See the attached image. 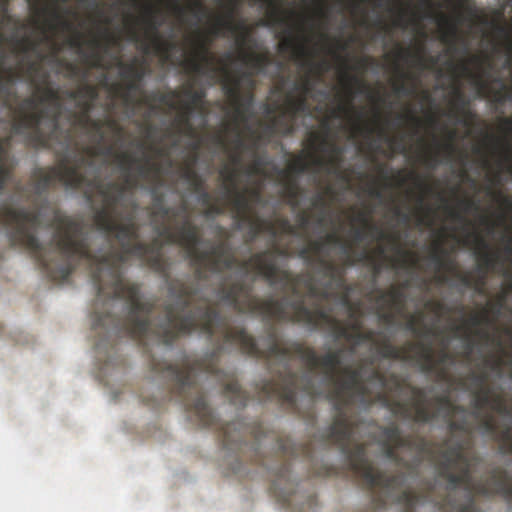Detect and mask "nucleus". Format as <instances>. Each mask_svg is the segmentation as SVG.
Masks as SVG:
<instances>
[{
    "label": "nucleus",
    "mask_w": 512,
    "mask_h": 512,
    "mask_svg": "<svg viewBox=\"0 0 512 512\" xmlns=\"http://www.w3.org/2000/svg\"><path fill=\"white\" fill-rule=\"evenodd\" d=\"M455 278L458 279L463 286L469 287L470 289H475V291L480 295L485 293V275L475 278L470 272H463L458 270L456 271Z\"/></svg>",
    "instance_id": "a19ab883"
},
{
    "label": "nucleus",
    "mask_w": 512,
    "mask_h": 512,
    "mask_svg": "<svg viewBox=\"0 0 512 512\" xmlns=\"http://www.w3.org/2000/svg\"><path fill=\"white\" fill-rule=\"evenodd\" d=\"M269 9L270 15L276 22H285V18L281 17L283 10H281V0H265Z\"/></svg>",
    "instance_id": "0e129e2a"
},
{
    "label": "nucleus",
    "mask_w": 512,
    "mask_h": 512,
    "mask_svg": "<svg viewBox=\"0 0 512 512\" xmlns=\"http://www.w3.org/2000/svg\"><path fill=\"white\" fill-rule=\"evenodd\" d=\"M266 130L270 133H280V135L284 136L293 135L295 123L290 117L287 107L282 108L278 115L271 118Z\"/></svg>",
    "instance_id": "7c9ffc66"
},
{
    "label": "nucleus",
    "mask_w": 512,
    "mask_h": 512,
    "mask_svg": "<svg viewBox=\"0 0 512 512\" xmlns=\"http://www.w3.org/2000/svg\"><path fill=\"white\" fill-rule=\"evenodd\" d=\"M409 346L416 349L415 365L419 370L427 375H434L438 382L449 381V370L446 364H453L455 356L445 346L439 350L437 357H435L432 345L429 343L418 341L410 343Z\"/></svg>",
    "instance_id": "2eb2a0df"
},
{
    "label": "nucleus",
    "mask_w": 512,
    "mask_h": 512,
    "mask_svg": "<svg viewBox=\"0 0 512 512\" xmlns=\"http://www.w3.org/2000/svg\"><path fill=\"white\" fill-rule=\"evenodd\" d=\"M378 135L385 139L388 143L392 153L400 152L405 153L406 146L403 137L389 136L383 127L378 128Z\"/></svg>",
    "instance_id": "09e8293b"
},
{
    "label": "nucleus",
    "mask_w": 512,
    "mask_h": 512,
    "mask_svg": "<svg viewBox=\"0 0 512 512\" xmlns=\"http://www.w3.org/2000/svg\"><path fill=\"white\" fill-rule=\"evenodd\" d=\"M190 12L195 17L200 18V16H206L208 13V9L201 0H190Z\"/></svg>",
    "instance_id": "338daca9"
},
{
    "label": "nucleus",
    "mask_w": 512,
    "mask_h": 512,
    "mask_svg": "<svg viewBox=\"0 0 512 512\" xmlns=\"http://www.w3.org/2000/svg\"><path fill=\"white\" fill-rule=\"evenodd\" d=\"M36 92L38 96H28L20 102L15 135L23 136L27 146L50 145V139H58L65 148L72 142V129L59 125L62 97L58 88L53 87L49 72L48 81L39 83Z\"/></svg>",
    "instance_id": "423d86ee"
},
{
    "label": "nucleus",
    "mask_w": 512,
    "mask_h": 512,
    "mask_svg": "<svg viewBox=\"0 0 512 512\" xmlns=\"http://www.w3.org/2000/svg\"><path fill=\"white\" fill-rule=\"evenodd\" d=\"M116 159L123 171L122 181L100 186L106 205L97 214L108 249L93 252L82 222L50 208L47 201L40 208H19V247L28 250L51 281H65L78 262L87 263L97 290L92 328L101 337L98 345L126 335L149 352L152 344L170 345L179 336L194 331L209 338L217 336L213 352L205 358L185 357L180 364H173L150 356V369L165 378L170 398L183 404L196 424L217 430L224 449L240 453L248 438L261 446L264 438L269 437L263 423L238 419L220 424L200 385L202 375L217 378L229 402L245 406L250 398L248 392L242 390L233 375L224 374L218 358L227 351V344L235 342L253 355L260 351L246 329L229 325L208 298L195 304L197 283L171 280L161 237L187 251L196 265V281H205L208 272L234 268L236 256L224 241L213 244L209 250L199 249L201 232L190 216L174 230L169 225L157 227L158 236L149 243L139 241L138 203L131 201L128 210L125 195L139 188L141 179L158 181L161 167L149 156L137 158L127 151L116 154Z\"/></svg>",
    "instance_id": "f257e3e1"
},
{
    "label": "nucleus",
    "mask_w": 512,
    "mask_h": 512,
    "mask_svg": "<svg viewBox=\"0 0 512 512\" xmlns=\"http://www.w3.org/2000/svg\"><path fill=\"white\" fill-rule=\"evenodd\" d=\"M509 291H512V281L508 285V290L503 291L500 295H498L495 303L489 304V309H487L488 313L493 312L496 316L501 315V312L506 304Z\"/></svg>",
    "instance_id": "6e6d98bb"
},
{
    "label": "nucleus",
    "mask_w": 512,
    "mask_h": 512,
    "mask_svg": "<svg viewBox=\"0 0 512 512\" xmlns=\"http://www.w3.org/2000/svg\"><path fill=\"white\" fill-rule=\"evenodd\" d=\"M299 256L304 258L307 264L318 265L321 274L327 280L324 286H318V288L327 289L330 295L326 298L313 297L316 301L313 309H315L316 304L321 305V302L328 301V299L336 296L338 290L346 291L342 296V303L349 305L348 294L351 289L345 280V260H343L342 264L331 260L325 252V242L323 238L308 242L307 246L299 251Z\"/></svg>",
    "instance_id": "1a4fd4ad"
},
{
    "label": "nucleus",
    "mask_w": 512,
    "mask_h": 512,
    "mask_svg": "<svg viewBox=\"0 0 512 512\" xmlns=\"http://www.w3.org/2000/svg\"><path fill=\"white\" fill-rule=\"evenodd\" d=\"M197 161V155H194L192 159L185 165V167L181 171V177L184 179V181L188 182L189 184L196 179L197 171L194 168V165Z\"/></svg>",
    "instance_id": "680f3d73"
},
{
    "label": "nucleus",
    "mask_w": 512,
    "mask_h": 512,
    "mask_svg": "<svg viewBox=\"0 0 512 512\" xmlns=\"http://www.w3.org/2000/svg\"><path fill=\"white\" fill-rule=\"evenodd\" d=\"M126 81L125 88L122 91V98L124 102L131 103L133 102L132 93L135 91H139L141 83L132 80V78H124Z\"/></svg>",
    "instance_id": "bf43d9fd"
},
{
    "label": "nucleus",
    "mask_w": 512,
    "mask_h": 512,
    "mask_svg": "<svg viewBox=\"0 0 512 512\" xmlns=\"http://www.w3.org/2000/svg\"><path fill=\"white\" fill-rule=\"evenodd\" d=\"M178 97L179 93L176 90H171L169 92H165L164 94H161V92H151L150 95H145L143 97V103L149 104L153 108L152 103L159 102L161 104L168 105V107L171 109H176L177 104L174 100Z\"/></svg>",
    "instance_id": "ea45409f"
},
{
    "label": "nucleus",
    "mask_w": 512,
    "mask_h": 512,
    "mask_svg": "<svg viewBox=\"0 0 512 512\" xmlns=\"http://www.w3.org/2000/svg\"><path fill=\"white\" fill-rule=\"evenodd\" d=\"M152 196V204L148 210L150 211V216L157 222L160 219L161 223L155 224V230L158 235L157 226L165 225L164 222L167 218H170L171 212L173 208L166 207L164 196L161 192H158L156 189L151 191Z\"/></svg>",
    "instance_id": "2f4dec72"
},
{
    "label": "nucleus",
    "mask_w": 512,
    "mask_h": 512,
    "mask_svg": "<svg viewBox=\"0 0 512 512\" xmlns=\"http://www.w3.org/2000/svg\"><path fill=\"white\" fill-rule=\"evenodd\" d=\"M325 242V248L327 245H341L342 252L345 255L344 259L347 257L348 253H353L351 247L348 244L344 243L342 237H340L337 232H329L322 237Z\"/></svg>",
    "instance_id": "864d4df0"
},
{
    "label": "nucleus",
    "mask_w": 512,
    "mask_h": 512,
    "mask_svg": "<svg viewBox=\"0 0 512 512\" xmlns=\"http://www.w3.org/2000/svg\"><path fill=\"white\" fill-rule=\"evenodd\" d=\"M18 45L19 51L27 53L30 51H37L39 43L32 41L30 37H22L19 39Z\"/></svg>",
    "instance_id": "69168bd1"
},
{
    "label": "nucleus",
    "mask_w": 512,
    "mask_h": 512,
    "mask_svg": "<svg viewBox=\"0 0 512 512\" xmlns=\"http://www.w3.org/2000/svg\"><path fill=\"white\" fill-rule=\"evenodd\" d=\"M157 9L148 6L145 8V23L152 35L151 42L157 55H160L163 61H168L171 57L172 50L177 48V43L161 40L158 29L161 22L157 21Z\"/></svg>",
    "instance_id": "393cba45"
},
{
    "label": "nucleus",
    "mask_w": 512,
    "mask_h": 512,
    "mask_svg": "<svg viewBox=\"0 0 512 512\" xmlns=\"http://www.w3.org/2000/svg\"><path fill=\"white\" fill-rule=\"evenodd\" d=\"M9 143L10 137L2 138V140H0V190H3L10 173L14 168V163L10 161L7 151Z\"/></svg>",
    "instance_id": "e433bc0d"
},
{
    "label": "nucleus",
    "mask_w": 512,
    "mask_h": 512,
    "mask_svg": "<svg viewBox=\"0 0 512 512\" xmlns=\"http://www.w3.org/2000/svg\"><path fill=\"white\" fill-rule=\"evenodd\" d=\"M284 187V194L287 197L288 203L292 206L298 204V199L301 193V189L296 178L280 177Z\"/></svg>",
    "instance_id": "c03bdc74"
},
{
    "label": "nucleus",
    "mask_w": 512,
    "mask_h": 512,
    "mask_svg": "<svg viewBox=\"0 0 512 512\" xmlns=\"http://www.w3.org/2000/svg\"><path fill=\"white\" fill-rule=\"evenodd\" d=\"M266 164V158L254 152L252 161L246 166V168H244L243 172L247 176H264Z\"/></svg>",
    "instance_id": "49530a36"
},
{
    "label": "nucleus",
    "mask_w": 512,
    "mask_h": 512,
    "mask_svg": "<svg viewBox=\"0 0 512 512\" xmlns=\"http://www.w3.org/2000/svg\"><path fill=\"white\" fill-rule=\"evenodd\" d=\"M410 343L407 342L403 346H396L392 344L389 338L384 337L381 341L376 338L375 347L382 358L415 364L416 349L410 348Z\"/></svg>",
    "instance_id": "a878e982"
},
{
    "label": "nucleus",
    "mask_w": 512,
    "mask_h": 512,
    "mask_svg": "<svg viewBox=\"0 0 512 512\" xmlns=\"http://www.w3.org/2000/svg\"><path fill=\"white\" fill-rule=\"evenodd\" d=\"M227 95L229 104L234 110V123H247L252 115L254 94L253 91H246L244 94L239 90V83L229 85L223 90Z\"/></svg>",
    "instance_id": "4be33fe9"
},
{
    "label": "nucleus",
    "mask_w": 512,
    "mask_h": 512,
    "mask_svg": "<svg viewBox=\"0 0 512 512\" xmlns=\"http://www.w3.org/2000/svg\"><path fill=\"white\" fill-rule=\"evenodd\" d=\"M334 55L339 58L343 64L344 71L342 72V83L347 91H349L350 95L353 96V87L356 85L358 87V92L364 93L366 91H369L368 86L365 84L364 81L360 79V77L350 75L349 70L352 68L349 67L348 61L346 58H342L336 52H334Z\"/></svg>",
    "instance_id": "c9c22d12"
},
{
    "label": "nucleus",
    "mask_w": 512,
    "mask_h": 512,
    "mask_svg": "<svg viewBox=\"0 0 512 512\" xmlns=\"http://www.w3.org/2000/svg\"><path fill=\"white\" fill-rule=\"evenodd\" d=\"M223 178L224 196L232 205L234 210V218L239 223L249 219L253 215V207L249 197L247 196V189L239 190L237 182V172L228 168H222L219 172Z\"/></svg>",
    "instance_id": "dca6fc26"
},
{
    "label": "nucleus",
    "mask_w": 512,
    "mask_h": 512,
    "mask_svg": "<svg viewBox=\"0 0 512 512\" xmlns=\"http://www.w3.org/2000/svg\"><path fill=\"white\" fill-rule=\"evenodd\" d=\"M408 285H392L388 290H377L375 302L378 305L379 318L386 323L395 322L397 313L405 309L406 296L404 289Z\"/></svg>",
    "instance_id": "a211bd4d"
},
{
    "label": "nucleus",
    "mask_w": 512,
    "mask_h": 512,
    "mask_svg": "<svg viewBox=\"0 0 512 512\" xmlns=\"http://www.w3.org/2000/svg\"><path fill=\"white\" fill-rule=\"evenodd\" d=\"M276 446L282 463L273 468V482L271 490L276 499L283 505H290L293 495V482L290 478V459L298 456L299 448L290 438H276Z\"/></svg>",
    "instance_id": "4468645a"
},
{
    "label": "nucleus",
    "mask_w": 512,
    "mask_h": 512,
    "mask_svg": "<svg viewBox=\"0 0 512 512\" xmlns=\"http://www.w3.org/2000/svg\"><path fill=\"white\" fill-rule=\"evenodd\" d=\"M99 91L95 85L89 83L80 84V98L89 99L90 101H97Z\"/></svg>",
    "instance_id": "052dcab7"
},
{
    "label": "nucleus",
    "mask_w": 512,
    "mask_h": 512,
    "mask_svg": "<svg viewBox=\"0 0 512 512\" xmlns=\"http://www.w3.org/2000/svg\"><path fill=\"white\" fill-rule=\"evenodd\" d=\"M288 255L289 252L287 249L281 248L274 243L272 248L256 252L249 260L241 262L237 260L236 265L245 271L252 267L257 272V275L265 279L270 286L278 287L283 292H292L295 297L294 300H288L287 297H282L280 300H277V298L272 296L263 300V298L254 296L253 286L247 284L244 278H240V280L234 281L228 285H220L217 290L219 301L228 304L234 311L261 316L263 320L268 323L271 321L294 323L291 318L281 320V318L267 315L264 311V303L269 301L282 302L284 303L285 311L291 316L294 313V302L302 299L305 303V296L301 295L299 291L300 285H304L306 288V297L327 298L330 294L327 289H319L312 275L293 274L290 270L281 269L276 262V257H287ZM247 335L256 343L260 351L259 354H249V352L243 350L240 343L237 342L227 344V351L238 346L240 351L245 355L263 358L268 363L271 378L257 385L256 397L259 402L278 401L288 405L291 409H295L298 390L303 391L310 397L317 395L313 378H311L307 372H301L299 374V372L293 371V358H300L299 355L294 352L286 362L283 358L270 351L271 337H274L276 343L281 347H290L295 342L283 343L273 324H268L266 336L262 338L260 343H258L253 336Z\"/></svg>",
    "instance_id": "20e7f679"
},
{
    "label": "nucleus",
    "mask_w": 512,
    "mask_h": 512,
    "mask_svg": "<svg viewBox=\"0 0 512 512\" xmlns=\"http://www.w3.org/2000/svg\"><path fill=\"white\" fill-rule=\"evenodd\" d=\"M184 96H186L185 104L192 111H203L204 102L207 96V92L204 89H194L193 84H189L184 90Z\"/></svg>",
    "instance_id": "4c0bfd02"
},
{
    "label": "nucleus",
    "mask_w": 512,
    "mask_h": 512,
    "mask_svg": "<svg viewBox=\"0 0 512 512\" xmlns=\"http://www.w3.org/2000/svg\"><path fill=\"white\" fill-rule=\"evenodd\" d=\"M241 224H246L249 228L246 232V243H253V241L261 235L259 228V215L253 214L248 220L241 222Z\"/></svg>",
    "instance_id": "3c124183"
},
{
    "label": "nucleus",
    "mask_w": 512,
    "mask_h": 512,
    "mask_svg": "<svg viewBox=\"0 0 512 512\" xmlns=\"http://www.w3.org/2000/svg\"><path fill=\"white\" fill-rule=\"evenodd\" d=\"M457 137L456 130H449L447 133V142L440 145V149L444 152L446 157H453L457 151L456 145L454 144L455 138Z\"/></svg>",
    "instance_id": "13d9d810"
},
{
    "label": "nucleus",
    "mask_w": 512,
    "mask_h": 512,
    "mask_svg": "<svg viewBox=\"0 0 512 512\" xmlns=\"http://www.w3.org/2000/svg\"><path fill=\"white\" fill-rule=\"evenodd\" d=\"M362 261L369 262L376 276L379 275L383 269V261L379 260L377 257L367 254L366 251H363L359 256H354V254L347 255L345 258V270Z\"/></svg>",
    "instance_id": "58836bf2"
},
{
    "label": "nucleus",
    "mask_w": 512,
    "mask_h": 512,
    "mask_svg": "<svg viewBox=\"0 0 512 512\" xmlns=\"http://www.w3.org/2000/svg\"><path fill=\"white\" fill-rule=\"evenodd\" d=\"M429 259L435 265L437 282L447 283L449 281L447 273L456 276L458 271L456 261L451 257L450 251L445 249L443 241L433 243Z\"/></svg>",
    "instance_id": "b1692460"
},
{
    "label": "nucleus",
    "mask_w": 512,
    "mask_h": 512,
    "mask_svg": "<svg viewBox=\"0 0 512 512\" xmlns=\"http://www.w3.org/2000/svg\"><path fill=\"white\" fill-rule=\"evenodd\" d=\"M82 129L87 131V135H89L93 141V145H85L78 141H76L74 135L72 134V146L70 151L75 148V145H80L82 148H92L96 150L95 155L90 156L91 162L86 163L82 167V172L87 175L88 169H93L94 167V158L99 155H111L113 152L112 145H108L104 147L105 142V131H104V120H94V118H87V122L83 125H80Z\"/></svg>",
    "instance_id": "aec40b11"
},
{
    "label": "nucleus",
    "mask_w": 512,
    "mask_h": 512,
    "mask_svg": "<svg viewBox=\"0 0 512 512\" xmlns=\"http://www.w3.org/2000/svg\"><path fill=\"white\" fill-rule=\"evenodd\" d=\"M118 68L121 69L122 78H132L141 83L145 76L149 75L151 70L145 58L134 57L129 63L121 60L117 62Z\"/></svg>",
    "instance_id": "c756f323"
},
{
    "label": "nucleus",
    "mask_w": 512,
    "mask_h": 512,
    "mask_svg": "<svg viewBox=\"0 0 512 512\" xmlns=\"http://www.w3.org/2000/svg\"><path fill=\"white\" fill-rule=\"evenodd\" d=\"M356 220L361 222L363 225V228H356L354 229V239L356 242H361L363 239L366 238L368 233L377 232L379 239H389L390 241L394 242L396 245V249L400 257L393 258L391 260L392 265L394 268H397V266H400L401 268H408V266H411L412 268H415L417 266L418 258L416 254H413V252L406 251L401 249L400 245L397 244L398 240L397 237L389 236L386 232L379 229L377 225L371 223L368 215L366 212H359Z\"/></svg>",
    "instance_id": "f3484780"
},
{
    "label": "nucleus",
    "mask_w": 512,
    "mask_h": 512,
    "mask_svg": "<svg viewBox=\"0 0 512 512\" xmlns=\"http://www.w3.org/2000/svg\"><path fill=\"white\" fill-rule=\"evenodd\" d=\"M396 57L400 61H407V59L413 58L414 61L416 62V65H418V67L420 69L427 68V64H426L427 58L424 57L421 50H419L413 54V52H411L410 49L399 48L396 52Z\"/></svg>",
    "instance_id": "de8ad7c7"
},
{
    "label": "nucleus",
    "mask_w": 512,
    "mask_h": 512,
    "mask_svg": "<svg viewBox=\"0 0 512 512\" xmlns=\"http://www.w3.org/2000/svg\"><path fill=\"white\" fill-rule=\"evenodd\" d=\"M322 132H311L308 136V145L312 150V164L329 173H338L343 162V149L336 142L331 141V125L329 121L322 122Z\"/></svg>",
    "instance_id": "f8f14e48"
},
{
    "label": "nucleus",
    "mask_w": 512,
    "mask_h": 512,
    "mask_svg": "<svg viewBox=\"0 0 512 512\" xmlns=\"http://www.w3.org/2000/svg\"><path fill=\"white\" fill-rule=\"evenodd\" d=\"M71 147L72 142L63 148L62 141L59 140H50V145L33 147L34 149L53 150L57 156L58 165L48 169H36L33 172L29 187H26L20 181L15 182V194L30 199L28 189H31L36 197H41L48 189L53 188L56 183H60L66 189L81 190L84 192L87 200L91 201L93 190H96L98 196L102 198V204L95 210L93 220L96 228L104 238L106 249H108V241L97 223V215L106 206L105 197L100 192V187L109 182L100 181L96 176L91 178L83 172L84 164L91 162L90 156L95 155L96 150L93 148H82L78 144L75 145L73 150H71Z\"/></svg>",
    "instance_id": "39448f33"
},
{
    "label": "nucleus",
    "mask_w": 512,
    "mask_h": 512,
    "mask_svg": "<svg viewBox=\"0 0 512 512\" xmlns=\"http://www.w3.org/2000/svg\"><path fill=\"white\" fill-rule=\"evenodd\" d=\"M455 18L445 14H439L438 23L442 27L441 41L448 44L450 48L455 45L459 37V25L467 18L476 16V9L469 0H456Z\"/></svg>",
    "instance_id": "6ab92c4d"
},
{
    "label": "nucleus",
    "mask_w": 512,
    "mask_h": 512,
    "mask_svg": "<svg viewBox=\"0 0 512 512\" xmlns=\"http://www.w3.org/2000/svg\"><path fill=\"white\" fill-rule=\"evenodd\" d=\"M225 12L223 15L215 17L212 25V33L215 36L224 35V31H228L236 35V43L239 47V59L241 62L254 69L256 73L264 72L267 66L272 62L269 52L248 51L255 44L252 36V29L243 23H234L235 1H229L225 4Z\"/></svg>",
    "instance_id": "6e6552de"
},
{
    "label": "nucleus",
    "mask_w": 512,
    "mask_h": 512,
    "mask_svg": "<svg viewBox=\"0 0 512 512\" xmlns=\"http://www.w3.org/2000/svg\"><path fill=\"white\" fill-rule=\"evenodd\" d=\"M468 322L470 325H473V326H479L484 323H490V318L488 316V310L484 309L482 314L471 315Z\"/></svg>",
    "instance_id": "774afa93"
},
{
    "label": "nucleus",
    "mask_w": 512,
    "mask_h": 512,
    "mask_svg": "<svg viewBox=\"0 0 512 512\" xmlns=\"http://www.w3.org/2000/svg\"><path fill=\"white\" fill-rule=\"evenodd\" d=\"M477 241L482 248V251L479 252V265L478 271L479 276H487V271L494 268L498 262V255L495 252L489 250V245L485 242L484 238L477 237Z\"/></svg>",
    "instance_id": "f704fd0d"
},
{
    "label": "nucleus",
    "mask_w": 512,
    "mask_h": 512,
    "mask_svg": "<svg viewBox=\"0 0 512 512\" xmlns=\"http://www.w3.org/2000/svg\"><path fill=\"white\" fill-rule=\"evenodd\" d=\"M270 351L286 362L295 352L308 366L306 372L311 377L312 372L317 369H321L323 375L327 377L332 384L327 397L332 402L334 410L329 425V437L344 450H347L350 439L349 415H358L360 411L367 410L375 403L385 406L394 416L418 424H429L441 418L448 423L450 432L470 433L472 430L465 407L451 401L449 394L434 396L429 402L426 390L412 385L410 391L413 397L410 401L396 400L390 397L389 392L401 391L404 381L395 372L386 375L377 368H371L365 382L363 372L366 366L374 364L373 358H365L358 368H352L350 365L342 368L343 348L318 356L314 348L304 343H294L289 348H281L275 337H271Z\"/></svg>",
    "instance_id": "7ed1b4c3"
},
{
    "label": "nucleus",
    "mask_w": 512,
    "mask_h": 512,
    "mask_svg": "<svg viewBox=\"0 0 512 512\" xmlns=\"http://www.w3.org/2000/svg\"><path fill=\"white\" fill-rule=\"evenodd\" d=\"M195 112L185 104L184 101L180 103L178 115L175 118V125L178 134L184 133V135H194L195 128L191 122V118Z\"/></svg>",
    "instance_id": "72a5a7b5"
},
{
    "label": "nucleus",
    "mask_w": 512,
    "mask_h": 512,
    "mask_svg": "<svg viewBox=\"0 0 512 512\" xmlns=\"http://www.w3.org/2000/svg\"><path fill=\"white\" fill-rule=\"evenodd\" d=\"M94 103L95 102L90 100H83V98H78L76 105L81 111L75 115L76 124L80 126L87 122V118L91 117L90 112L93 109Z\"/></svg>",
    "instance_id": "8fccbe9b"
},
{
    "label": "nucleus",
    "mask_w": 512,
    "mask_h": 512,
    "mask_svg": "<svg viewBox=\"0 0 512 512\" xmlns=\"http://www.w3.org/2000/svg\"><path fill=\"white\" fill-rule=\"evenodd\" d=\"M350 439L347 450L329 437V426L322 432L327 444L338 447L348 468L371 494L368 512H380L387 504H399L403 512H482L476 496H502L512 503V475L502 466L489 470L485 479L476 481L472 474L480 456L469 450V441L446 439L439 451L438 479L424 481L418 489H404L407 475H417L423 455L429 450L424 437L403 435L398 425L382 427V454L400 468L394 475L377 470L367 457V445L357 442L354 433L361 423L359 415H349Z\"/></svg>",
    "instance_id": "f03ea898"
},
{
    "label": "nucleus",
    "mask_w": 512,
    "mask_h": 512,
    "mask_svg": "<svg viewBox=\"0 0 512 512\" xmlns=\"http://www.w3.org/2000/svg\"><path fill=\"white\" fill-rule=\"evenodd\" d=\"M234 131H235V136L231 142L232 148H233L232 151L242 153L244 150L255 148V143L251 147H248L247 143L244 140V137L241 135V132L238 127V123H234Z\"/></svg>",
    "instance_id": "4d7b16f0"
},
{
    "label": "nucleus",
    "mask_w": 512,
    "mask_h": 512,
    "mask_svg": "<svg viewBox=\"0 0 512 512\" xmlns=\"http://www.w3.org/2000/svg\"><path fill=\"white\" fill-rule=\"evenodd\" d=\"M474 408L472 415L474 418L479 420L481 428L487 435H490L497 439L500 449L507 455H512V427L507 424L502 429H499L496 418L492 414H483V410Z\"/></svg>",
    "instance_id": "412c9836"
},
{
    "label": "nucleus",
    "mask_w": 512,
    "mask_h": 512,
    "mask_svg": "<svg viewBox=\"0 0 512 512\" xmlns=\"http://www.w3.org/2000/svg\"><path fill=\"white\" fill-rule=\"evenodd\" d=\"M20 79H23L22 72L20 68V64L18 67H8L1 71L0 73V113L3 111L6 112V115L12 118V125H11V134L8 135L10 137V143L7 147L8 151V157L10 158V161L14 163V168L12 169L10 176L8 177L3 190H0V193H3L6 189L9 182L13 181L14 178V170L16 168L17 162L15 157L12 156L10 153V146L12 143V138L14 133V125L19 119L18 111L20 106L19 96L17 92L14 90L13 85L15 82L20 81ZM4 138H7L5 136ZM0 139H3V137H0Z\"/></svg>",
    "instance_id": "ddd939ff"
},
{
    "label": "nucleus",
    "mask_w": 512,
    "mask_h": 512,
    "mask_svg": "<svg viewBox=\"0 0 512 512\" xmlns=\"http://www.w3.org/2000/svg\"><path fill=\"white\" fill-rule=\"evenodd\" d=\"M470 383L467 385L462 381V386L471 392L474 397L473 405L476 407L477 414L480 415V410L489 407L490 410L505 417H512V403H509L508 398L491 388L488 382V374L485 371L475 372L472 371L468 374Z\"/></svg>",
    "instance_id": "9b49d317"
},
{
    "label": "nucleus",
    "mask_w": 512,
    "mask_h": 512,
    "mask_svg": "<svg viewBox=\"0 0 512 512\" xmlns=\"http://www.w3.org/2000/svg\"><path fill=\"white\" fill-rule=\"evenodd\" d=\"M258 225L261 233H268L271 237L275 238L278 235V231L275 228V223L267 220V218L258 216Z\"/></svg>",
    "instance_id": "e2e57ef3"
},
{
    "label": "nucleus",
    "mask_w": 512,
    "mask_h": 512,
    "mask_svg": "<svg viewBox=\"0 0 512 512\" xmlns=\"http://www.w3.org/2000/svg\"><path fill=\"white\" fill-rule=\"evenodd\" d=\"M214 59V56L209 51L208 44L199 41L192 56L186 58L182 64L186 70L195 73V75L209 77L212 81H215L218 75H220L223 90H226L227 86L236 82L239 83V90H241L242 84L247 86V91H253L256 88L254 76L257 74L254 69L248 67V70L240 71L238 75H233L227 64H222L219 68L215 67Z\"/></svg>",
    "instance_id": "9d476101"
},
{
    "label": "nucleus",
    "mask_w": 512,
    "mask_h": 512,
    "mask_svg": "<svg viewBox=\"0 0 512 512\" xmlns=\"http://www.w3.org/2000/svg\"><path fill=\"white\" fill-rule=\"evenodd\" d=\"M279 50L282 52L293 51L297 57L306 58L304 63L310 66L311 69L316 70L319 76L329 69L327 61H321L319 63L313 62L306 46L303 43L297 42L296 38L293 36L284 38L282 42L279 43Z\"/></svg>",
    "instance_id": "cd10ccee"
},
{
    "label": "nucleus",
    "mask_w": 512,
    "mask_h": 512,
    "mask_svg": "<svg viewBox=\"0 0 512 512\" xmlns=\"http://www.w3.org/2000/svg\"><path fill=\"white\" fill-rule=\"evenodd\" d=\"M59 51V48H55L53 54H52V60L56 62L60 66H64L66 70V77L68 78H75L80 73V69L77 64L68 62L63 60V58L57 57V53Z\"/></svg>",
    "instance_id": "603ef678"
},
{
    "label": "nucleus",
    "mask_w": 512,
    "mask_h": 512,
    "mask_svg": "<svg viewBox=\"0 0 512 512\" xmlns=\"http://www.w3.org/2000/svg\"><path fill=\"white\" fill-rule=\"evenodd\" d=\"M46 58L45 55L38 52L37 60H26L20 63L22 77L30 85L36 89L39 83H46L49 81V71L43 69L42 61Z\"/></svg>",
    "instance_id": "bb28decb"
},
{
    "label": "nucleus",
    "mask_w": 512,
    "mask_h": 512,
    "mask_svg": "<svg viewBox=\"0 0 512 512\" xmlns=\"http://www.w3.org/2000/svg\"><path fill=\"white\" fill-rule=\"evenodd\" d=\"M35 10L38 15L49 16V19L46 21L49 30L60 28L62 30L74 31V36L69 38L68 43L71 48L82 50L84 43L82 33L76 30L71 21L66 20L65 16L59 11V7H35Z\"/></svg>",
    "instance_id": "5701e85b"
},
{
    "label": "nucleus",
    "mask_w": 512,
    "mask_h": 512,
    "mask_svg": "<svg viewBox=\"0 0 512 512\" xmlns=\"http://www.w3.org/2000/svg\"><path fill=\"white\" fill-rule=\"evenodd\" d=\"M102 35V40L99 37H93L89 42L93 50L91 54L85 55V58L91 68H102L103 66L102 56L99 49L104 47V49L107 50L111 45H116L118 43V38L112 35L108 29H104Z\"/></svg>",
    "instance_id": "c85d7f7f"
},
{
    "label": "nucleus",
    "mask_w": 512,
    "mask_h": 512,
    "mask_svg": "<svg viewBox=\"0 0 512 512\" xmlns=\"http://www.w3.org/2000/svg\"><path fill=\"white\" fill-rule=\"evenodd\" d=\"M308 169V162H306L303 156H298L296 160L289 164L287 169H279L278 174L280 177L296 178V176L308 171Z\"/></svg>",
    "instance_id": "37998d69"
},
{
    "label": "nucleus",
    "mask_w": 512,
    "mask_h": 512,
    "mask_svg": "<svg viewBox=\"0 0 512 512\" xmlns=\"http://www.w3.org/2000/svg\"><path fill=\"white\" fill-rule=\"evenodd\" d=\"M287 110L289 111V115L292 118L293 122H296V119L300 113H304L309 110V104L307 102V97L298 96L296 98L291 97L288 99L286 104Z\"/></svg>",
    "instance_id": "a18cd8bd"
},
{
    "label": "nucleus",
    "mask_w": 512,
    "mask_h": 512,
    "mask_svg": "<svg viewBox=\"0 0 512 512\" xmlns=\"http://www.w3.org/2000/svg\"><path fill=\"white\" fill-rule=\"evenodd\" d=\"M405 329L417 336H427L432 335L433 333L432 329L428 328L426 325H423L422 312H420L418 315H408L407 321L405 323Z\"/></svg>",
    "instance_id": "79ce46f5"
},
{
    "label": "nucleus",
    "mask_w": 512,
    "mask_h": 512,
    "mask_svg": "<svg viewBox=\"0 0 512 512\" xmlns=\"http://www.w3.org/2000/svg\"><path fill=\"white\" fill-rule=\"evenodd\" d=\"M453 96L454 98L452 105L457 114L462 116L459 117L458 121L463 125L469 126V119L474 118L476 116L475 112L469 109V102L466 96L464 95L463 90H461L460 88H455L453 90Z\"/></svg>",
    "instance_id": "473e14b6"
},
{
    "label": "nucleus",
    "mask_w": 512,
    "mask_h": 512,
    "mask_svg": "<svg viewBox=\"0 0 512 512\" xmlns=\"http://www.w3.org/2000/svg\"><path fill=\"white\" fill-rule=\"evenodd\" d=\"M294 309L293 315L289 316L284 309V303L268 301L263 303L264 311L267 315L278 317L280 319L291 318L293 322L304 324L311 330L329 331L338 341L344 339L352 344L351 351L363 343H377L379 332L375 330H361V324L358 322L348 323L338 320L330 314L329 311L322 308L321 304H316L314 309L304 304L303 300L292 303Z\"/></svg>",
    "instance_id": "0eeeda50"
},
{
    "label": "nucleus",
    "mask_w": 512,
    "mask_h": 512,
    "mask_svg": "<svg viewBox=\"0 0 512 512\" xmlns=\"http://www.w3.org/2000/svg\"><path fill=\"white\" fill-rule=\"evenodd\" d=\"M354 136L364 135L371 136L373 129L363 122V114L361 111L356 112V119L352 126Z\"/></svg>",
    "instance_id": "5fc2aeb1"
}]
</instances>
